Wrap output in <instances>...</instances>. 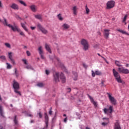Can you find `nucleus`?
<instances>
[{
	"mask_svg": "<svg viewBox=\"0 0 129 129\" xmlns=\"http://www.w3.org/2000/svg\"><path fill=\"white\" fill-rule=\"evenodd\" d=\"M3 23L5 26H7V27H9V28L11 29L13 32H18V33H20V35L21 36H22V37H26L25 33L23 31H21V29L19 28V27L17 26L15 23H14V26L11 24H8V21H7V19H6V18H4V22Z\"/></svg>",
	"mask_w": 129,
	"mask_h": 129,
	"instance_id": "f257e3e1",
	"label": "nucleus"
},
{
	"mask_svg": "<svg viewBox=\"0 0 129 129\" xmlns=\"http://www.w3.org/2000/svg\"><path fill=\"white\" fill-rule=\"evenodd\" d=\"M59 78L62 83H65V82H66V78H65V76H64V74L62 73L60 74H59V73H56L55 74L53 75L54 80L55 82H59Z\"/></svg>",
	"mask_w": 129,
	"mask_h": 129,
	"instance_id": "f03ea898",
	"label": "nucleus"
},
{
	"mask_svg": "<svg viewBox=\"0 0 129 129\" xmlns=\"http://www.w3.org/2000/svg\"><path fill=\"white\" fill-rule=\"evenodd\" d=\"M113 74L114 75V77H115L116 81L118 83H122V81H121V77H120V75L118 73V72H116L115 71V69H113Z\"/></svg>",
	"mask_w": 129,
	"mask_h": 129,
	"instance_id": "7ed1b4c3",
	"label": "nucleus"
},
{
	"mask_svg": "<svg viewBox=\"0 0 129 129\" xmlns=\"http://www.w3.org/2000/svg\"><path fill=\"white\" fill-rule=\"evenodd\" d=\"M81 44L83 45V49L84 51H87L89 49V44H88V41L86 39H82Z\"/></svg>",
	"mask_w": 129,
	"mask_h": 129,
	"instance_id": "20e7f679",
	"label": "nucleus"
},
{
	"mask_svg": "<svg viewBox=\"0 0 129 129\" xmlns=\"http://www.w3.org/2000/svg\"><path fill=\"white\" fill-rule=\"evenodd\" d=\"M13 88L14 89V91L15 93H17L19 95H21V92L18 90L20 89V85L16 80L13 81Z\"/></svg>",
	"mask_w": 129,
	"mask_h": 129,
	"instance_id": "39448f33",
	"label": "nucleus"
},
{
	"mask_svg": "<svg viewBox=\"0 0 129 129\" xmlns=\"http://www.w3.org/2000/svg\"><path fill=\"white\" fill-rule=\"evenodd\" d=\"M107 94L108 95L109 100L111 103L113 105H115V104H116V100L114 98V97L111 96V94L109 93H107Z\"/></svg>",
	"mask_w": 129,
	"mask_h": 129,
	"instance_id": "423d86ee",
	"label": "nucleus"
},
{
	"mask_svg": "<svg viewBox=\"0 0 129 129\" xmlns=\"http://www.w3.org/2000/svg\"><path fill=\"white\" fill-rule=\"evenodd\" d=\"M114 5H115V2L113 1H109L106 4L107 10H110L112 8H114Z\"/></svg>",
	"mask_w": 129,
	"mask_h": 129,
	"instance_id": "0eeeda50",
	"label": "nucleus"
},
{
	"mask_svg": "<svg viewBox=\"0 0 129 129\" xmlns=\"http://www.w3.org/2000/svg\"><path fill=\"white\" fill-rule=\"evenodd\" d=\"M118 71L119 73H122L123 74H128L129 70L127 69H125L124 68H118Z\"/></svg>",
	"mask_w": 129,
	"mask_h": 129,
	"instance_id": "6e6552de",
	"label": "nucleus"
},
{
	"mask_svg": "<svg viewBox=\"0 0 129 129\" xmlns=\"http://www.w3.org/2000/svg\"><path fill=\"white\" fill-rule=\"evenodd\" d=\"M37 28L41 31V32H42V33H43V34L48 33V31L44 28L40 24H37Z\"/></svg>",
	"mask_w": 129,
	"mask_h": 129,
	"instance_id": "1a4fd4ad",
	"label": "nucleus"
},
{
	"mask_svg": "<svg viewBox=\"0 0 129 129\" xmlns=\"http://www.w3.org/2000/svg\"><path fill=\"white\" fill-rule=\"evenodd\" d=\"M38 50L41 59H45V57H44V51L43 50V47L42 46H39Z\"/></svg>",
	"mask_w": 129,
	"mask_h": 129,
	"instance_id": "9d476101",
	"label": "nucleus"
},
{
	"mask_svg": "<svg viewBox=\"0 0 129 129\" xmlns=\"http://www.w3.org/2000/svg\"><path fill=\"white\" fill-rule=\"evenodd\" d=\"M108 110H110L109 113H112V111L113 110V107L112 106H110L109 109H107L106 108H104V113H105L106 114H107V111H108Z\"/></svg>",
	"mask_w": 129,
	"mask_h": 129,
	"instance_id": "9b49d317",
	"label": "nucleus"
},
{
	"mask_svg": "<svg viewBox=\"0 0 129 129\" xmlns=\"http://www.w3.org/2000/svg\"><path fill=\"white\" fill-rule=\"evenodd\" d=\"M44 118L46 127H48V124H49V116H48L47 113H44Z\"/></svg>",
	"mask_w": 129,
	"mask_h": 129,
	"instance_id": "f8f14e48",
	"label": "nucleus"
},
{
	"mask_svg": "<svg viewBox=\"0 0 129 129\" xmlns=\"http://www.w3.org/2000/svg\"><path fill=\"white\" fill-rule=\"evenodd\" d=\"M91 72H92V77H95V74H96V75H101V74H102L101 72H100L99 71H96L95 73L94 72V71H92Z\"/></svg>",
	"mask_w": 129,
	"mask_h": 129,
	"instance_id": "ddd939ff",
	"label": "nucleus"
},
{
	"mask_svg": "<svg viewBox=\"0 0 129 129\" xmlns=\"http://www.w3.org/2000/svg\"><path fill=\"white\" fill-rule=\"evenodd\" d=\"M109 31L108 29H105L104 30V35L106 39H108L109 37Z\"/></svg>",
	"mask_w": 129,
	"mask_h": 129,
	"instance_id": "4468645a",
	"label": "nucleus"
},
{
	"mask_svg": "<svg viewBox=\"0 0 129 129\" xmlns=\"http://www.w3.org/2000/svg\"><path fill=\"white\" fill-rule=\"evenodd\" d=\"M88 97L90 99L91 102H92V103L94 104V106H96V107L97 106V103L94 101V99H93V98H92V97H91V96L89 95H88Z\"/></svg>",
	"mask_w": 129,
	"mask_h": 129,
	"instance_id": "2eb2a0df",
	"label": "nucleus"
},
{
	"mask_svg": "<svg viewBox=\"0 0 129 129\" xmlns=\"http://www.w3.org/2000/svg\"><path fill=\"white\" fill-rule=\"evenodd\" d=\"M10 8L11 9H13V10H16L18 11L19 10V6L15 3H13L12 4V5L10 6Z\"/></svg>",
	"mask_w": 129,
	"mask_h": 129,
	"instance_id": "dca6fc26",
	"label": "nucleus"
},
{
	"mask_svg": "<svg viewBox=\"0 0 129 129\" xmlns=\"http://www.w3.org/2000/svg\"><path fill=\"white\" fill-rule=\"evenodd\" d=\"M114 129H121L120 125H119V122H118V120H116V122L114 124Z\"/></svg>",
	"mask_w": 129,
	"mask_h": 129,
	"instance_id": "f3484780",
	"label": "nucleus"
},
{
	"mask_svg": "<svg viewBox=\"0 0 129 129\" xmlns=\"http://www.w3.org/2000/svg\"><path fill=\"white\" fill-rule=\"evenodd\" d=\"M45 49L51 54L52 51H51V48H50V46L47 44H45Z\"/></svg>",
	"mask_w": 129,
	"mask_h": 129,
	"instance_id": "a211bd4d",
	"label": "nucleus"
},
{
	"mask_svg": "<svg viewBox=\"0 0 129 129\" xmlns=\"http://www.w3.org/2000/svg\"><path fill=\"white\" fill-rule=\"evenodd\" d=\"M30 8L31 9V11L33 12V13L36 12V7L35 5H32L30 7Z\"/></svg>",
	"mask_w": 129,
	"mask_h": 129,
	"instance_id": "6ab92c4d",
	"label": "nucleus"
},
{
	"mask_svg": "<svg viewBox=\"0 0 129 129\" xmlns=\"http://www.w3.org/2000/svg\"><path fill=\"white\" fill-rule=\"evenodd\" d=\"M35 18L37 19V20H42V15L40 14H37L34 15Z\"/></svg>",
	"mask_w": 129,
	"mask_h": 129,
	"instance_id": "aec40b11",
	"label": "nucleus"
},
{
	"mask_svg": "<svg viewBox=\"0 0 129 129\" xmlns=\"http://www.w3.org/2000/svg\"><path fill=\"white\" fill-rule=\"evenodd\" d=\"M117 31H118V32H119L120 33H121L122 34H124L125 35H127V36H129V34L127 32L122 30L117 29Z\"/></svg>",
	"mask_w": 129,
	"mask_h": 129,
	"instance_id": "412c9836",
	"label": "nucleus"
},
{
	"mask_svg": "<svg viewBox=\"0 0 129 129\" xmlns=\"http://www.w3.org/2000/svg\"><path fill=\"white\" fill-rule=\"evenodd\" d=\"M115 65H116V66H117L118 67H121V63H120V62H119V61L118 60H116L115 61Z\"/></svg>",
	"mask_w": 129,
	"mask_h": 129,
	"instance_id": "4be33fe9",
	"label": "nucleus"
},
{
	"mask_svg": "<svg viewBox=\"0 0 129 129\" xmlns=\"http://www.w3.org/2000/svg\"><path fill=\"white\" fill-rule=\"evenodd\" d=\"M0 114L1 116H3V117H5V116L4 115V112H3V107L0 105Z\"/></svg>",
	"mask_w": 129,
	"mask_h": 129,
	"instance_id": "5701e85b",
	"label": "nucleus"
},
{
	"mask_svg": "<svg viewBox=\"0 0 129 129\" xmlns=\"http://www.w3.org/2000/svg\"><path fill=\"white\" fill-rule=\"evenodd\" d=\"M21 26L22 27V28L24 29V30H25V31H26V32H28V30L27 29V27H26L25 24L21 23Z\"/></svg>",
	"mask_w": 129,
	"mask_h": 129,
	"instance_id": "b1692460",
	"label": "nucleus"
},
{
	"mask_svg": "<svg viewBox=\"0 0 129 129\" xmlns=\"http://www.w3.org/2000/svg\"><path fill=\"white\" fill-rule=\"evenodd\" d=\"M78 76V75H77V73H75L74 74V76H73V78H74V80H75V81H76V80H77Z\"/></svg>",
	"mask_w": 129,
	"mask_h": 129,
	"instance_id": "393cba45",
	"label": "nucleus"
},
{
	"mask_svg": "<svg viewBox=\"0 0 129 129\" xmlns=\"http://www.w3.org/2000/svg\"><path fill=\"white\" fill-rule=\"evenodd\" d=\"M63 27L64 29L67 30V29H69V28H70V26H69L68 24H64L63 25Z\"/></svg>",
	"mask_w": 129,
	"mask_h": 129,
	"instance_id": "a878e982",
	"label": "nucleus"
},
{
	"mask_svg": "<svg viewBox=\"0 0 129 129\" xmlns=\"http://www.w3.org/2000/svg\"><path fill=\"white\" fill-rule=\"evenodd\" d=\"M19 2L21 5L24 6V7H27V4H26V3L24 1L22 0H19Z\"/></svg>",
	"mask_w": 129,
	"mask_h": 129,
	"instance_id": "bb28decb",
	"label": "nucleus"
},
{
	"mask_svg": "<svg viewBox=\"0 0 129 129\" xmlns=\"http://www.w3.org/2000/svg\"><path fill=\"white\" fill-rule=\"evenodd\" d=\"M85 9H86V13L87 14V15H88L90 12V10H89L88 7H87V6H86Z\"/></svg>",
	"mask_w": 129,
	"mask_h": 129,
	"instance_id": "cd10ccee",
	"label": "nucleus"
},
{
	"mask_svg": "<svg viewBox=\"0 0 129 129\" xmlns=\"http://www.w3.org/2000/svg\"><path fill=\"white\" fill-rule=\"evenodd\" d=\"M73 10L74 12V14L76 15L77 14L76 11H77V8L76 7V6H75L73 7Z\"/></svg>",
	"mask_w": 129,
	"mask_h": 129,
	"instance_id": "c85d7f7f",
	"label": "nucleus"
},
{
	"mask_svg": "<svg viewBox=\"0 0 129 129\" xmlns=\"http://www.w3.org/2000/svg\"><path fill=\"white\" fill-rule=\"evenodd\" d=\"M38 87H44V85L43 84V83H39L37 85Z\"/></svg>",
	"mask_w": 129,
	"mask_h": 129,
	"instance_id": "c756f323",
	"label": "nucleus"
},
{
	"mask_svg": "<svg viewBox=\"0 0 129 129\" xmlns=\"http://www.w3.org/2000/svg\"><path fill=\"white\" fill-rule=\"evenodd\" d=\"M12 52H9L8 53V56H9V58L10 60L13 59V55H12Z\"/></svg>",
	"mask_w": 129,
	"mask_h": 129,
	"instance_id": "7c9ffc66",
	"label": "nucleus"
},
{
	"mask_svg": "<svg viewBox=\"0 0 129 129\" xmlns=\"http://www.w3.org/2000/svg\"><path fill=\"white\" fill-rule=\"evenodd\" d=\"M57 18L59 21H63V18H62V16H61V14H58L57 15Z\"/></svg>",
	"mask_w": 129,
	"mask_h": 129,
	"instance_id": "2f4dec72",
	"label": "nucleus"
},
{
	"mask_svg": "<svg viewBox=\"0 0 129 129\" xmlns=\"http://www.w3.org/2000/svg\"><path fill=\"white\" fill-rule=\"evenodd\" d=\"M0 59H1V60L2 61H5L6 60V56L5 55H2L0 56Z\"/></svg>",
	"mask_w": 129,
	"mask_h": 129,
	"instance_id": "473e14b6",
	"label": "nucleus"
},
{
	"mask_svg": "<svg viewBox=\"0 0 129 129\" xmlns=\"http://www.w3.org/2000/svg\"><path fill=\"white\" fill-rule=\"evenodd\" d=\"M14 122L16 124H18V120H17V115L14 117Z\"/></svg>",
	"mask_w": 129,
	"mask_h": 129,
	"instance_id": "72a5a7b5",
	"label": "nucleus"
},
{
	"mask_svg": "<svg viewBox=\"0 0 129 129\" xmlns=\"http://www.w3.org/2000/svg\"><path fill=\"white\" fill-rule=\"evenodd\" d=\"M6 64L7 65V69H11L12 68V66L10 63L7 62Z\"/></svg>",
	"mask_w": 129,
	"mask_h": 129,
	"instance_id": "f704fd0d",
	"label": "nucleus"
},
{
	"mask_svg": "<svg viewBox=\"0 0 129 129\" xmlns=\"http://www.w3.org/2000/svg\"><path fill=\"white\" fill-rule=\"evenodd\" d=\"M5 46H6V47H7V48H11V44H10V43H5Z\"/></svg>",
	"mask_w": 129,
	"mask_h": 129,
	"instance_id": "c9c22d12",
	"label": "nucleus"
},
{
	"mask_svg": "<svg viewBox=\"0 0 129 129\" xmlns=\"http://www.w3.org/2000/svg\"><path fill=\"white\" fill-rule=\"evenodd\" d=\"M26 69H33L31 65H28L26 67Z\"/></svg>",
	"mask_w": 129,
	"mask_h": 129,
	"instance_id": "e433bc0d",
	"label": "nucleus"
},
{
	"mask_svg": "<svg viewBox=\"0 0 129 129\" xmlns=\"http://www.w3.org/2000/svg\"><path fill=\"white\" fill-rule=\"evenodd\" d=\"M126 18H127V15H125V16L124 17V18L123 19V23H124V22H125V21H126Z\"/></svg>",
	"mask_w": 129,
	"mask_h": 129,
	"instance_id": "4c0bfd02",
	"label": "nucleus"
},
{
	"mask_svg": "<svg viewBox=\"0 0 129 129\" xmlns=\"http://www.w3.org/2000/svg\"><path fill=\"white\" fill-rule=\"evenodd\" d=\"M52 113H53V111H52V107H50L49 109V114L50 115H52Z\"/></svg>",
	"mask_w": 129,
	"mask_h": 129,
	"instance_id": "58836bf2",
	"label": "nucleus"
},
{
	"mask_svg": "<svg viewBox=\"0 0 129 129\" xmlns=\"http://www.w3.org/2000/svg\"><path fill=\"white\" fill-rule=\"evenodd\" d=\"M97 55H98V56H100V57H101V58H102L105 61H106V58H104V57L101 56V55H100V54L97 53Z\"/></svg>",
	"mask_w": 129,
	"mask_h": 129,
	"instance_id": "ea45409f",
	"label": "nucleus"
},
{
	"mask_svg": "<svg viewBox=\"0 0 129 129\" xmlns=\"http://www.w3.org/2000/svg\"><path fill=\"white\" fill-rule=\"evenodd\" d=\"M23 62L25 64V65H28V62L26 59H22Z\"/></svg>",
	"mask_w": 129,
	"mask_h": 129,
	"instance_id": "a19ab883",
	"label": "nucleus"
},
{
	"mask_svg": "<svg viewBox=\"0 0 129 129\" xmlns=\"http://www.w3.org/2000/svg\"><path fill=\"white\" fill-rule=\"evenodd\" d=\"M38 115L40 118H42V117H43V114H42L41 112L38 113Z\"/></svg>",
	"mask_w": 129,
	"mask_h": 129,
	"instance_id": "79ce46f5",
	"label": "nucleus"
},
{
	"mask_svg": "<svg viewBox=\"0 0 129 129\" xmlns=\"http://www.w3.org/2000/svg\"><path fill=\"white\" fill-rule=\"evenodd\" d=\"M17 69H15V74H16V76L17 77H18L19 75L18 74V73L17 72Z\"/></svg>",
	"mask_w": 129,
	"mask_h": 129,
	"instance_id": "37998d69",
	"label": "nucleus"
},
{
	"mask_svg": "<svg viewBox=\"0 0 129 129\" xmlns=\"http://www.w3.org/2000/svg\"><path fill=\"white\" fill-rule=\"evenodd\" d=\"M26 54H27V56H31V52H30L29 51V50H27V51H26Z\"/></svg>",
	"mask_w": 129,
	"mask_h": 129,
	"instance_id": "c03bdc74",
	"label": "nucleus"
},
{
	"mask_svg": "<svg viewBox=\"0 0 129 129\" xmlns=\"http://www.w3.org/2000/svg\"><path fill=\"white\" fill-rule=\"evenodd\" d=\"M11 61V63L13 64V65H15L16 64V62H15V60L14 59H10Z\"/></svg>",
	"mask_w": 129,
	"mask_h": 129,
	"instance_id": "a18cd8bd",
	"label": "nucleus"
},
{
	"mask_svg": "<svg viewBox=\"0 0 129 129\" xmlns=\"http://www.w3.org/2000/svg\"><path fill=\"white\" fill-rule=\"evenodd\" d=\"M45 73H46V75H49V74H50V72H49L48 70H45Z\"/></svg>",
	"mask_w": 129,
	"mask_h": 129,
	"instance_id": "49530a36",
	"label": "nucleus"
},
{
	"mask_svg": "<svg viewBox=\"0 0 129 129\" xmlns=\"http://www.w3.org/2000/svg\"><path fill=\"white\" fill-rule=\"evenodd\" d=\"M83 67H84V68H85L86 69L87 68V67H88V66H87V65H86V64H85V63H83Z\"/></svg>",
	"mask_w": 129,
	"mask_h": 129,
	"instance_id": "de8ad7c7",
	"label": "nucleus"
},
{
	"mask_svg": "<svg viewBox=\"0 0 129 129\" xmlns=\"http://www.w3.org/2000/svg\"><path fill=\"white\" fill-rule=\"evenodd\" d=\"M27 115L30 117H33V115H32L31 113H28Z\"/></svg>",
	"mask_w": 129,
	"mask_h": 129,
	"instance_id": "09e8293b",
	"label": "nucleus"
},
{
	"mask_svg": "<svg viewBox=\"0 0 129 129\" xmlns=\"http://www.w3.org/2000/svg\"><path fill=\"white\" fill-rule=\"evenodd\" d=\"M107 123H105V122H102V125H104V126H105V125H107Z\"/></svg>",
	"mask_w": 129,
	"mask_h": 129,
	"instance_id": "8fccbe9b",
	"label": "nucleus"
},
{
	"mask_svg": "<svg viewBox=\"0 0 129 129\" xmlns=\"http://www.w3.org/2000/svg\"><path fill=\"white\" fill-rule=\"evenodd\" d=\"M0 8H3V3H2V1H0Z\"/></svg>",
	"mask_w": 129,
	"mask_h": 129,
	"instance_id": "3c124183",
	"label": "nucleus"
},
{
	"mask_svg": "<svg viewBox=\"0 0 129 129\" xmlns=\"http://www.w3.org/2000/svg\"><path fill=\"white\" fill-rule=\"evenodd\" d=\"M68 92H71V88H68Z\"/></svg>",
	"mask_w": 129,
	"mask_h": 129,
	"instance_id": "603ef678",
	"label": "nucleus"
},
{
	"mask_svg": "<svg viewBox=\"0 0 129 129\" xmlns=\"http://www.w3.org/2000/svg\"><path fill=\"white\" fill-rule=\"evenodd\" d=\"M30 28H31V30H35V29H36L35 27H31Z\"/></svg>",
	"mask_w": 129,
	"mask_h": 129,
	"instance_id": "864d4df0",
	"label": "nucleus"
},
{
	"mask_svg": "<svg viewBox=\"0 0 129 129\" xmlns=\"http://www.w3.org/2000/svg\"><path fill=\"white\" fill-rule=\"evenodd\" d=\"M64 122H67V117H66V118H65L64 119Z\"/></svg>",
	"mask_w": 129,
	"mask_h": 129,
	"instance_id": "5fc2aeb1",
	"label": "nucleus"
},
{
	"mask_svg": "<svg viewBox=\"0 0 129 129\" xmlns=\"http://www.w3.org/2000/svg\"><path fill=\"white\" fill-rule=\"evenodd\" d=\"M101 83H102V86H104L103 84H104V81H102Z\"/></svg>",
	"mask_w": 129,
	"mask_h": 129,
	"instance_id": "6e6d98bb",
	"label": "nucleus"
},
{
	"mask_svg": "<svg viewBox=\"0 0 129 129\" xmlns=\"http://www.w3.org/2000/svg\"><path fill=\"white\" fill-rule=\"evenodd\" d=\"M98 35H99L100 36H101V33H100V32H98Z\"/></svg>",
	"mask_w": 129,
	"mask_h": 129,
	"instance_id": "4d7b16f0",
	"label": "nucleus"
},
{
	"mask_svg": "<svg viewBox=\"0 0 129 129\" xmlns=\"http://www.w3.org/2000/svg\"><path fill=\"white\" fill-rule=\"evenodd\" d=\"M103 119H106L107 120H108V118H103Z\"/></svg>",
	"mask_w": 129,
	"mask_h": 129,
	"instance_id": "13d9d810",
	"label": "nucleus"
},
{
	"mask_svg": "<svg viewBox=\"0 0 129 129\" xmlns=\"http://www.w3.org/2000/svg\"><path fill=\"white\" fill-rule=\"evenodd\" d=\"M128 66H129V64H126L125 65V67H128Z\"/></svg>",
	"mask_w": 129,
	"mask_h": 129,
	"instance_id": "bf43d9fd",
	"label": "nucleus"
},
{
	"mask_svg": "<svg viewBox=\"0 0 129 129\" xmlns=\"http://www.w3.org/2000/svg\"><path fill=\"white\" fill-rule=\"evenodd\" d=\"M34 122V120H31V123H32V122Z\"/></svg>",
	"mask_w": 129,
	"mask_h": 129,
	"instance_id": "052dcab7",
	"label": "nucleus"
},
{
	"mask_svg": "<svg viewBox=\"0 0 129 129\" xmlns=\"http://www.w3.org/2000/svg\"><path fill=\"white\" fill-rule=\"evenodd\" d=\"M57 60L58 62H60V60H59V58H57Z\"/></svg>",
	"mask_w": 129,
	"mask_h": 129,
	"instance_id": "680f3d73",
	"label": "nucleus"
},
{
	"mask_svg": "<svg viewBox=\"0 0 129 129\" xmlns=\"http://www.w3.org/2000/svg\"><path fill=\"white\" fill-rule=\"evenodd\" d=\"M10 106H11V107H13V104H11Z\"/></svg>",
	"mask_w": 129,
	"mask_h": 129,
	"instance_id": "e2e57ef3",
	"label": "nucleus"
},
{
	"mask_svg": "<svg viewBox=\"0 0 129 129\" xmlns=\"http://www.w3.org/2000/svg\"><path fill=\"white\" fill-rule=\"evenodd\" d=\"M63 116H66V114H64Z\"/></svg>",
	"mask_w": 129,
	"mask_h": 129,
	"instance_id": "0e129e2a",
	"label": "nucleus"
},
{
	"mask_svg": "<svg viewBox=\"0 0 129 129\" xmlns=\"http://www.w3.org/2000/svg\"><path fill=\"white\" fill-rule=\"evenodd\" d=\"M0 100H2V97L0 96Z\"/></svg>",
	"mask_w": 129,
	"mask_h": 129,
	"instance_id": "69168bd1",
	"label": "nucleus"
},
{
	"mask_svg": "<svg viewBox=\"0 0 129 129\" xmlns=\"http://www.w3.org/2000/svg\"><path fill=\"white\" fill-rule=\"evenodd\" d=\"M24 48H27V46H24Z\"/></svg>",
	"mask_w": 129,
	"mask_h": 129,
	"instance_id": "338daca9",
	"label": "nucleus"
},
{
	"mask_svg": "<svg viewBox=\"0 0 129 129\" xmlns=\"http://www.w3.org/2000/svg\"><path fill=\"white\" fill-rule=\"evenodd\" d=\"M0 22H2V20L0 19Z\"/></svg>",
	"mask_w": 129,
	"mask_h": 129,
	"instance_id": "774afa93",
	"label": "nucleus"
}]
</instances>
